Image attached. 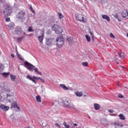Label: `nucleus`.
<instances>
[{
  "label": "nucleus",
  "instance_id": "obj_1",
  "mask_svg": "<svg viewBox=\"0 0 128 128\" xmlns=\"http://www.w3.org/2000/svg\"><path fill=\"white\" fill-rule=\"evenodd\" d=\"M24 64L26 66L27 68L29 70H30L31 72H34H34H37L38 74H40V76L42 75V72H38V68H36V66L32 65V64L28 62L27 61H26L24 62Z\"/></svg>",
  "mask_w": 128,
  "mask_h": 128
},
{
  "label": "nucleus",
  "instance_id": "obj_2",
  "mask_svg": "<svg viewBox=\"0 0 128 128\" xmlns=\"http://www.w3.org/2000/svg\"><path fill=\"white\" fill-rule=\"evenodd\" d=\"M3 8L4 10H1V14H3L5 18L10 16V14H12V7L6 4Z\"/></svg>",
  "mask_w": 128,
  "mask_h": 128
},
{
  "label": "nucleus",
  "instance_id": "obj_3",
  "mask_svg": "<svg viewBox=\"0 0 128 128\" xmlns=\"http://www.w3.org/2000/svg\"><path fill=\"white\" fill-rule=\"evenodd\" d=\"M26 78H28V80H30L33 82H34V84H38V80H40L42 82H44V80L40 77H37L36 76L32 77L30 75H28Z\"/></svg>",
  "mask_w": 128,
  "mask_h": 128
},
{
  "label": "nucleus",
  "instance_id": "obj_4",
  "mask_svg": "<svg viewBox=\"0 0 128 128\" xmlns=\"http://www.w3.org/2000/svg\"><path fill=\"white\" fill-rule=\"evenodd\" d=\"M57 46H59V48H62L64 46V36H59L56 40Z\"/></svg>",
  "mask_w": 128,
  "mask_h": 128
},
{
  "label": "nucleus",
  "instance_id": "obj_5",
  "mask_svg": "<svg viewBox=\"0 0 128 128\" xmlns=\"http://www.w3.org/2000/svg\"><path fill=\"white\" fill-rule=\"evenodd\" d=\"M52 30L56 32V34H62V30H60V26L56 24L52 25Z\"/></svg>",
  "mask_w": 128,
  "mask_h": 128
},
{
  "label": "nucleus",
  "instance_id": "obj_6",
  "mask_svg": "<svg viewBox=\"0 0 128 128\" xmlns=\"http://www.w3.org/2000/svg\"><path fill=\"white\" fill-rule=\"evenodd\" d=\"M24 16H26V12L23 11H21L20 12L18 13V15L17 16V18L18 20H20L22 21L24 20H25Z\"/></svg>",
  "mask_w": 128,
  "mask_h": 128
},
{
  "label": "nucleus",
  "instance_id": "obj_7",
  "mask_svg": "<svg viewBox=\"0 0 128 128\" xmlns=\"http://www.w3.org/2000/svg\"><path fill=\"white\" fill-rule=\"evenodd\" d=\"M14 108L16 112H20V108L18 107V102L16 101L13 102L11 104L10 108Z\"/></svg>",
  "mask_w": 128,
  "mask_h": 128
},
{
  "label": "nucleus",
  "instance_id": "obj_8",
  "mask_svg": "<svg viewBox=\"0 0 128 128\" xmlns=\"http://www.w3.org/2000/svg\"><path fill=\"white\" fill-rule=\"evenodd\" d=\"M15 34H18V36H22V34H24V31L22 30V28L17 26L16 28V30H14Z\"/></svg>",
  "mask_w": 128,
  "mask_h": 128
},
{
  "label": "nucleus",
  "instance_id": "obj_9",
  "mask_svg": "<svg viewBox=\"0 0 128 128\" xmlns=\"http://www.w3.org/2000/svg\"><path fill=\"white\" fill-rule=\"evenodd\" d=\"M76 20H79V22H86V20L84 19V16L82 14H79L76 16Z\"/></svg>",
  "mask_w": 128,
  "mask_h": 128
},
{
  "label": "nucleus",
  "instance_id": "obj_10",
  "mask_svg": "<svg viewBox=\"0 0 128 128\" xmlns=\"http://www.w3.org/2000/svg\"><path fill=\"white\" fill-rule=\"evenodd\" d=\"M60 86L64 90H72V88H70V86L66 87L64 84H60Z\"/></svg>",
  "mask_w": 128,
  "mask_h": 128
},
{
  "label": "nucleus",
  "instance_id": "obj_11",
  "mask_svg": "<svg viewBox=\"0 0 128 128\" xmlns=\"http://www.w3.org/2000/svg\"><path fill=\"white\" fill-rule=\"evenodd\" d=\"M54 40V38H46V46H50L52 44V40Z\"/></svg>",
  "mask_w": 128,
  "mask_h": 128
},
{
  "label": "nucleus",
  "instance_id": "obj_12",
  "mask_svg": "<svg viewBox=\"0 0 128 128\" xmlns=\"http://www.w3.org/2000/svg\"><path fill=\"white\" fill-rule=\"evenodd\" d=\"M122 18H128V12L127 10H124L122 12Z\"/></svg>",
  "mask_w": 128,
  "mask_h": 128
},
{
  "label": "nucleus",
  "instance_id": "obj_13",
  "mask_svg": "<svg viewBox=\"0 0 128 128\" xmlns=\"http://www.w3.org/2000/svg\"><path fill=\"white\" fill-rule=\"evenodd\" d=\"M0 108H2V110H4V112H6L7 110H10V107L8 106H6L4 104H1L0 106Z\"/></svg>",
  "mask_w": 128,
  "mask_h": 128
},
{
  "label": "nucleus",
  "instance_id": "obj_14",
  "mask_svg": "<svg viewBox=\"0 0 128 128\" xmlns=\"http://www.w3.org/2000/svg\"><path fill=\"white\" fill-rule=\"evenodd\" d=\"M41 34H42V36H39L38 37V40H39L40 42L42 43V40H44V34L43 31L41 32Z\"/></svg>",
  "mask_w": 128,
  "mask_h": 128
},
{
  "label": "nucleus",
  "instance_id": "obj_15",
  "mask_svg": "<svg viewBox=\"0 0 128 128\" xmlns=\"http://www.w3.org/2000/svg\"><path fill=\"white\" fill-rule=\"evenodd\" d=\"M62 103L65 108H68L70 105V102L68 100H63Z\"/></svg>",
  "mask_w": 128,
  "mask_h": 128
},
{
  "label": "nucleus",
  "instance_id": "obj_16",
  "mask_svg": "<svg viewBox=\"0 0 128 128\" xmlns=\"http://www.w3.org/2000/svg\"><path fill=\"white\" fill-rule=\"evenodd\" d=\"M102 18H104V20H106L107 22H110V17L108 15H102Z\"/></svg>",
  "mask_w": 128,
  "mask_h": 128
},
{
  "label": "nucleus",
  "instance_id": "obj_17",
  "mask_svg": "<svg viewBox=\"0 0 128 128\" xmlns=\"http://www.w3.org/2000/svg\"><path fill=\"white\" fill-rule=\"evenodd\" d=\"M94 108L96 110H98L100 108V106L98 104H94Z\"/></svg>",
  "mask_w": 128,
  "mask_h": 128
},
{
  "label": "nucleus",
  "instance_id": "obj_18",
  "mask_svg": "<svg viewBox=\"0 0 128 128\" xmlns=\"http://www.w3.org/2000/svg\"><path fill=\"white\" fill-rule=\"evenodd\" d=\"M66 40H67L68 42V44H72V37L68 36V37L66 39Z\"/></svg>",
  "mask_w": 128,
  "mask_h": 128
},
{
  "label": "nucleus",
  "instance_id": "obj_19",
  "mask_svg": "<svg viewBox=\"0 0 128 128\" xmlns=\"http://www.w3.org/2000/svg\"><path fill=\"white\" fill-rule=\"evenodd\" d=\"M24 36H22L21 37L18 38L17 42H18V44H20V42H22V40H24Z\"/></svg>",
  "mask_w": 128,
  "mask_h": 128
},
{
  "label": "nucleus",
  "instance_id": "obj_20",
  "mask_svg": "<svg viewBox=\"0 0 128 128\" xmlns=\"http://www.w3.org/2000/svg\"><path fill=\"white\" fill-rule=\"evenodd\" d=\"M114 125L116 126H120V128H122V126H124V124L120 122H119V123L115 122L114 123Z\"/></svg>",
  "mask_w": 128,
  "mask_h": 128
},
{
  "label": "nucleus",
  "instance_id": "obj_21",
  "mask_svg": "<svg viewBox=\"0 0 128 128\" xmlns=\"http://www.w3.org/2000/svg\"><path fill=\"white\" fill-rule=\"evenodd\" d=\"M118 116L122 120H126V117H124V116L122 114H120Z\"/></svg>",
  "mask_w": 128,
  "mask_h": 128
},
{
  "label": "nucleus",
  "instance_id": "obj_22",
  "mask_svg": "<svg viewBox=\"0 0 128 128\" xmlns=\"http://www.w3.org/2000/svg\"><path fill=\"white\" fill-rule=\"evenodd\" d=\"M2 76H3L4 77V78H8V76H10V72H4V73H2Z\"/></svg>",
  "mask_w": 128,
  "mask_h": 128
},
{
  "label": "nucleus",
  "instance_id": "obj_23",
  "mask_svg": "<svg viewBox=\"0 0 128 128\" xmlns=\"http://www.w3.org/2000/svg\"><path fill=\"white\" fill-rule=\"evenodd\" d=\"M68 108H72L74 110V108H76V106H74V105L73 104H69L68 107Z\"/></svg>",
  "mask_w": 128,
  "mask_h": 128
},
{
  "label": "nucleus",
  "instance_id": "obj_24",
  "mask_svg": "<svg viewBox=\"0 0 128 128\" xmlns=\"http://www.w3.org/2000/svg\"><path fill=\"white\" fill-rule=\"evenodd\" d=\"M17 56H18V58L20 60H22L23 62H24V60L22 58V56H20V54H18V52H17Z\"/></svg>",
  "mask_w": 128,
  "mask_h": 128
},
{
  "label": "nucleus",
  "instance_id": "obj_25",
  "mask_svg": "<svg viewBox=\"0 0 128 128\" xmlns=\"http://www.w3.org/2000/svg\"><path fill=\"white\" fill-rule=\"evenodd\" d=\"M75 94L76 96H82V92H76Z\"/></svg>",
  "mask_w": 128,
  "mask_h": 128
},
{
  "label": "nucleus",
  "instance_id": "obj_26",
  "mask_svg": "<svg viewBox=\"0 0 128 128\" xmlns=\"http://www.w3.org/2000/svg\"><path fill=\"white\" fill-rule=\"evenodd\" d=\"M85 38L88 42H90V37L88 35H86Z\"/></svg>",
  "mask_w": 128,
  "mask_h": 128
},
{
  "label": "nucleus",
  "instance_id": "obj_27",
  "mask_svg": "<svg viewBox=\"0 0 128 128\" xmlns=\"http://www.w3.org/2000/svg\"><path fill=\"white\" fill-rule=\"evenodd\" d=\"M10 78H11V80H12V82H14V80L16 78V76L11 74Z\"/></svg>",
  "mask_w": 128,
  "mask_h": 128
},
{
  "label": "nucleus",
  "instance_id": "obj_28",
  "mask_svg": "<svg viewBox=\"0 0 128 128\" xmlns=\"http://www.w3.org/2000/svg\"><path fill=\"white\" fill-rule=\"evenodd\" d=\"M36 101L38 102H42V100L40 99V96H36Z\"/></svg>",
  "mask_w": 128,
  "mask_h": 128
},
{
  "label": "nucleus",
  "instance_id": "obj_29",
  "mask_svg": "<svg viewBox=\"0 0 128 128\" xmlns=\"http://www.w3.org/2000/svg\"><path fill=\"white\" fill-rule=\"evenodd\" d=\"M4 66L2 64L0 63V72L4 70Z\"/></svg>",
  "mask_w": 128,
  "mask_h": 128
},
{
  "label": "nucleus",
  "instance_id": "obj_30",
  "mask_svg": "<svg viewBox=\"0 0 128 128\" xmlns=\"http://www.w3.org/2000/svg\"><path fill=\"white\" fill-rule=\"evenodd\" d=\"M29 8H30L31 12H33V14H36V12H34V8H32V5H29Z\"/></svg>",
  "mask_w": 128,
  "mask_h": 128
},
{
  "label": "nucleus",
  "instance_id": "obj_31",
  "mask_svg": "<svg viewBox=\"0 0 128 128\" xmlns=\"http://www.w3.org/2000/svg\"><path fill=\"white\" fill-rule=\"evenodd\" d=\"M114 18H117V20H118V22H122V19L120 18H118V14H115L114 15Z\"/></svg>",
  "mask_w": 128,
  "mask_h": 128
},
{
  "label": "nucleus",
  "instance_id": "obj_32",
  "mask_svg": "<svg viewBox=\"0 0 128 128\" xmlns=\"http://www.w3.org/2000/svg\"><path fill=\"white\" fill-rule=\"evenodd\" d=\"M58 14L60 18H64V16L60 12H58Z\"/></svg>",
  "mask_w": 128,
  "mask_h": 128
},
{
  "label": "nucleus",
  "instance_id": "obj_33",
  "mask_svg": "<svg viewBox=\"0 0 128 128\" xmlns=\"http://www.w3.org/2000/svg\"><path fill=\"white\" fill-rule=\"evenodd\" d=\"M64 126L66 128H70V125H68V124L66 122H64Z\"/></svg>",
  "mask_w": 128,
  "mask_h": 128
},
{
  "label": "nucleus",
  "instance_id": "obj_34",
  "mask_svg": "<svg viewBox=\"0 0 128 128\" xmlns=\"http://www.w3.org/2000/svg\"><path fill=\"white\" fill-rule=\"evenodd\" d=\"M82 66H88V62H82Z\"/></svg>",
  "mask_w": 128,
  "mask_h": 128
},
{
  "label": "nucleus",
  "instance_id": "obj_35",
  "mask_svg": "<svg viewBox=\"0 0 128 128\" xmlns=\"http://www.w3.org/2000/svg\"><path fill=\"white\" fill-rule=\"evenodd\" d=\"M110 36L112 38H116V36L114 35V34H112V33L110 34Z\"/></svg>",
  "mask_w": 128,
  "mask_h": 128
},
{
  "label": "nucleus",
  "instance_id": "obj_36",
  "mask_svg": "<svg viewBox=\"0 0 128 128\" xmlns=\"http://www.w3.org/2000/svg\"><path fill=\"white\" fill-rule=\"evenodd\" d=\"M46 34H52V31L50 30H48L47 31H46Z\"/></svg>",
  "mask_w": 128,
  "mask_h": 128
},
{
  "label": "nucleus",
  "instance_id": "obj_37",
  "mask_svg": "<svg viewBox=\"0 0 128 128\" xmlns=\"http://www.w3.org/2000/svg\"><path fill=\"white\" fill-rule=\"evenodd\" d=\"M118 54L119 56V58H124V56L122 55V54L118 53Z\"/></svg>",
  "mask_w": 128,
  "mask_h": 128
},
{
  "label": "nucleus",
  "instance_id": "obj_38",
  "mask_svg": "<svg viewBox=\"0 0 128 128\" xmlns=\"http://www.w3.org/2000/svg\"><path fill=\"white\" fill-rule=\"evenodd\" d=\"M5 20L7 22H10V18H6Z\"/></svg>",
  "mask_w": 128,
  "mask_h": 128
},
{
  "label": "nucleus",
  "instance_id": "obj_39",
  "mask_svg": "<svg viewBox=\"0 0 128 128\" xmlns=\"http://www.w3.org/2000/svg\"><path fill=\"white\" fill-rule=\"evenodd\" d=\"M118 97L120 98H124V96L120 94H119L118 95Z\"/></svg>",
  "mask_w": 128,
  "mask_h": 128
},
{
  "label": "nucleus",
  "instance_id": "obj_40",
  "mask_svg": "<svg viewBox=\"0 0 128 128\" xmlns=\"http://www.w3.org/2000/svg\"><path fill=\"white\" fill-rule=\"evenodd\" d=\"M55 126H56L57 128H60V124H58V123H56V124H55Z\"/></svg>",
  "mask_w": 128,
  "mask_h": 128
},
{
  "label": "nucleus",
  "instance_id": "obj_41",
  "mask_svg": "<svg viewBox=\"0 0 128 128\" xmlns=\"http://www.w3.org/2000/svg\"><path fill=\"white\" fill-rule=\"evenodd\" d=\"M89 34H90L91 36H94V33H92L90 30H89Z\"/></svg>",
  "mask_w": 128,
  "mask_h": 128
},
{
  "label": "nucleus",
  "instance_id": "obj_42",
  "mask_svg": "<svg viewBox=\"0 0 128 128\" xmlns=\"http://www.w3.org/2000/svg\"><path fill=\"white\" fill-rule=\"evenodd\" d=\"M28 31L32 32V28L30 27L28 29Z\"/></svg>",
  "mask_w": 128,
  "mask_h": 128
},
{
  "label": "nucleus",
  "instance_id": "obj_43",
  "mask_svg": "<svg viewBox=\"0 0 128 128\" xmlns=\"http://www.w3.org/2000/svg\"><path fill=\"white\" fill-rule=\"evenodd\" d=\"M41 88H42L41 92L42 94V92H44V86H41Z\"/></svg>",
  "mask_w": 128,
  "mask_h": 128
},
{
  "label": "nucleus",
  "instance_id": "obj_44",
  "mask_svg": "<svg viewBox=\"0 0 128 128\" xmlns=\"http://www.w3.org/2000/svg\"><path fill=\"white\" fill-rule=\"evenodd\" d=\"M6 2V0H0V4H4Z\"/></svg>",
  "mask_w": 128,
  "mask_h": 128
},
{
  "label": "nucleus",
  "instance_id": "obj_45",
  "mask_svg": "<svg viewBox=\"0 0 128 128\" xmlns=\"http://www.w3.org/2000/svg\"><path fill=\"white\" fill-rule=\"evenodd\" d=\"M108 112H111L112 114V112H114V110H108Z\"/></svg>",
  "mask_w": 128,
  "mask_h": 128
},
{
  "label": "nucleus",
  "instance_id": "obj_46",
  "mask_svg": "<svg viewBox=\"0 0 128 128\" xmlns=\"http://www.w3.org/2000/svg\"><path fill=\"white\" fill-rule=\"evenodd\" d=\"M92 36V42L94 40V36Z\"/></svg>",
  "mask_w": 128,
  "mask_h": 128
},
{
  "label": "nucleus",
  "instance_id": "obj_47",
  "mask_svg": "<svg viewBox=\"0 0 128 128\" xmlns=\"http://www.w3.org/2000/svg\"><path fill=\"white\" fill-rule=\"evenodd\" d=\"M10 26V28H14V24H12V25L9 26V27Z\"/></svg>",
  "mask_w": 128,
  "mask_h": 128
},
{
  "label": "nucleus",
  "instance_id": "obj_48",
  "mask_svg": "<svg viewBox=\"0 0 128 128\" xmlns=\"http://www.w3.org/2000/svg\"><path fill=\"white\" fill-rule=\"evenodd\" d=\"M6 92H10V89L6 90Z\"/></svg>",
  "mask_w": 128,
  "mask_h": 128
},
{
  "label": "nucleus",
  "instance_id": "obj_49",
  "mask_svg": "<svg viewBox=\"0 0 128 128\" xmlns=\"http://www.w3.org/2000/svg\"><path fill=\"white\" fill-rule=\"evenodd\" d=\"M8 96H12V95L10 94H7V98Z\"/></svg>",
  "mask_w": 128,
  "mask_h": 128
},
{
  "label": "nucleus",
  "instance_id": "obj_50",
  "mask_svg": "<svg viewBox=\"0 0 128 128\" xmlns=\"http://www.w3.org/2000/svg\"><path fill=\"white\" fill-rule=\"evenodd\" d=\"M74 124V126H78V124Z\"/></svg>",
  "mask_w": 128,
  "mask_h": 128
},
{
  "label": "nucleus",
  "instance_id": "obj_51",
  "mask_svg": "<svg viewBox=\"0 0 128 128\" xmlns=\"http://www.w3.org/2000/svg\"><path fill=\"white\" fill-rule=\"evenodd\" d=\"M11 56H12V58H14V54H12Z\"/></svg>",
  "mask_w": 128,
  "mask_h": 128
},
{
  "label": "nucleus",
  "instance_id": "obj_52",
  "mask_svg": "<svg viewBox=\"0 0 128 128\" xmlns=\"http://www.w3.org/2000/svg\"><path fill=\"white\" fill-rule=\"evenodd\" d=\"M24 34H26V36H28V34H26V32H24Z\"/></svg>",
  "mask_w": 128,
  "mask_h": 128
},
{
  "label": "nucleus",
  "instance_id": "obj_53",
  "mask_svg": "<svg viewBox=\"0 0 128 128\" xmlns=\"http://www.w3.org/2000/svg\"><path fill=\"white\" fill-rule=\"evenodd\" d=\"M116 64H118V60H116Z\"/></svg>",
  "mask_w": 128,
  "mask_h": 128
},
{
  "label": "nucleus",
  "instance_id": "obj_54",
  "mask_svg": "<svg viewBox=\"0 0 128 128\" xmlns=\"http://www.w3.org/2000/svg\"><path fill=\"white\" fill-rule=\"evenodd\" d=\"M8 102H12V101L10 100H8Z\"/></svg>",
  "mask_w": 128,
  "mask_h": 128
},
{
  "label": "nucleus",
  "instance_id": "obj_55",
  "mask_svg": "<svg viewBox=\"0 0 128 128\" xmlns=\"http://www.w3.org/2000/svg\"><path fill=\"white\" fill-rule=\"evenodd\" d=\"M88 118H90V116H88Z\"/></svg>",
  "mask_w": 128,
  "mask_h": 128
},
{
  "label": "nucleus",
  "instance_id": "obj_56",
  "mask_svg": "<svg viewBox=\"0 0 128 128\" xmlns=\"http://www.w3.org/2000/svg\"><path fill=\"white\" fill-rule=\"evenodd\" d=\"M117 86H120V84H118Z\"/></svg>",
  "mask_w": 128,
  "mask_h": 128
},
{
  "label": "nucleus",
  "instance_id": "obj_57",
  "mask_svg": "<svg viewBox=\"0 0 128 128\" xmlns=\"http://www.w3.org/2000/svg\"><path fill=\"white\" fill-rule=\"evenodd\" d=\"M30 36H32V35H29Z\"/></svg>",
  "mask_w": 128,
  "mask_h": 128
},
{
  "label": "nucleus",
  "instance_id": "obj_58",
  "mask_svg": "<svg viewBox=\"0 0 128 128\" xmlns=\"http://www.w3.org/2000/svg\"><path fill=\"white\" fill-rule=\"evenodd\" d=\"M122 68H124V66H122Z\"/></svg>",
  "mask_w": 128,
  "mask_h": 128
}]
</instances>
